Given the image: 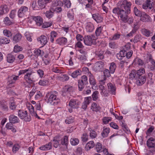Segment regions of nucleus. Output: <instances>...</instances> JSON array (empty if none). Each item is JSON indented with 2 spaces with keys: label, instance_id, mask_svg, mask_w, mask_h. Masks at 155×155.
<instances>
[{
  "label": "nucleus",
  "instance_id": "nucleus-8",
  "mask_svg": "<svg viewBox=\"0 0 155 155\" xmlns=\"http://www.w3.org/2000/svg\"><path fill=\"white\" fill-rule=\"evenodd\" d=\"M147 145L149 151H152L151 149L155 146V139L152 137L150 138L147 141Z\"/></svg>",
  "mask_w": 155,
  "mask_h": 155
},
{
  "label": "nucleus",
  "instance_id": "nucleus-41",
  "mask_svg": "<svg viewBox=\"0 0 155 155\" xmlns=\"http://www.w3.org/2000/svg\"><path fill=\"white\" fill-rule=\"evenodd\" d=\"M68 143V137L66 136L64 137L63 139L61 140V144L63 145H64L67 147Z\"/></svg>",
  "mask_w": 155,
  "mask_h": 155
},
{
  "label": "nucleus",
  "instance_id": "nucleus-4",
  "mask_svg": "<svg viewBox=\"0 0 155 155\" xmlns=\"http://www.w3.org/2000/svg\"><path fill=\"white\" fill-rule=\"evenodd\" d=\"M28 7L26 6H21L18 11L17 15L18 17L20 18H24L28 12Z\"/></svg>",
  "mask_w": 155,
  "mask_h": 155
},
{
  "label": "nucleus",
  "instance_id": "nucleus-61",
  "mask_svg": "<svg viewBox=\"0 0 155 155\" xmlns=\"http://www.w3.org/2000/svg\"><path fill=\"white\" fill-rule=\"evenodd\" d=\"M103 27L100 26L97 28L95 31V34L97 36H99L101 34L102 30Z\"/></svg>",
  "mask_w": 155,
  "mask_h": 155
},
{
  "label": "nucleus",
  "instance_id": "nucleus-36",
  "mask_svg": "<svg viewBox=\"0 0 155 155\" xmlns=\"http://www.w3.org/2000/svg\"><path fill=\"white\" fill-rule=\"evenodd\" d=\"M10 41L9 39L5 37H2L0 39V43L2 44H8Z\"/></svg>",
  "mask_w": 155,
  "mask_h": 155
},
{
  "label": "nucleus",
  "instance_id": "nucleus-58",
  "mask_svg": "<svg viewBox=\"0 0 155 155\" xmlns=\"http://www.w3.org/2000/svg\"><path fill=\"white\" fill-rule=\"evenodd\" d=\"M141 36L140 35H137L134 37L133 41L134 43H136L140 41L141 39Z\"/></svg>",
  "mask_w": 155,
  "mask_h": 155
},
{
  "label": "nucleus",
  "instance_id": "nucleus-18",
  "mask_svg": "<svg viewBox=\"0 0 155 155\" xmlns=\"http://www.w3.org/2000/svg\"><path fill=\"white\" fill-rule=\"evenodd\" d=\"M22 38L21 35L19 33H18L13 36L12 38V40L14 43H17L21 41Z\"/></svg>",
  "mask_w": 155,
  "mask_h": 155
},
{
  "label": "nucleus",
  "instance_id": "nucleus-17",
  "mask_svg": "<svg viewBox=\"0 0 155 155\" xmlns=\"http://www.w3.org/2000/svg\"><path fill=\"white\" fill-rule=\"evenodd\" d=\"M67 39L65 37H60L56 40L57 44L61 45H66L67 42Z\"/></svg>",
  "mask_w": 155,
  "mask_h": 155
},
{
  "label": "nucleus",
  "instance_id": "nucleus-1",
  "mask_svg": "<svg viewBox=\"0 0 155 155\" xmlns=\"http://www.w3.org/2000/svg\"><path fill=\"white\" fill-rule=\"evenodd\" d=\"M131 3L127 0H122L117 4L118 8H115L113 10L114 14L118 15V17L123 22L126 20L128 15L130 12Z\"/></svg>",
  "mask_w": 155,
  "mask_h": 155
},
{
  "label": "nucleus",
  "instance_id": "nucleus-52",
  "mask_svg": "<svg viewBox=\"0 0 155 155\" xmlns=\"http://www.w3.org/2000/svg\"><path fill=\"white\" fill-rule=\"evenodd\" d=\"M134 21V19L132 17H129L127 16V18H126V20L124 21L123 22L124 23H127L129 24L132 23Z\"/></svg>",
  "mask_w": 155,
  "mask_h": 155
},
{
  "label": "nucleus",
  "instance_id": "nucleus-39",
  "mask_svg": "<svg viewBox=\"0 0 155 155\" xmlns=\"http://www.w3.org/2000/svg\"><path fill=\"white\" fill-rule=\"evenodd\" d=\"M4 22L6 25H10L12 23L13 20H10L8 17H6L4 19Z\"/></svg>",
  "mask_w": 155,
  "mask_h": 155
},
{
  "label": "nucleus",
  "instance_id": "nucleus-24",
  "mask_svg": "<svg viewBox=\"0 0 155 155\" xmlns=\"http://www.w3.org/2000/svg\"><path fill=\"white\" fill-rule=\"evenodd\" d=\"M9 119L10 122L12 124L18 123L19 121L18 117L13 115H11L9 117Z\"/></svg>",
  "mask_w": 155,
  "mask_h": 155
},
{
  "label": "nucleus",
  "instance_id": "nucleus-27",
  "mask_svg": "<svg viewBox=\"0 0 155 155\" xmlns=\"http://www.w3.org/2000/svg\"><path fill=\"white\" fill-rule=\"evenodd\" d=\"M5 127L7 129L10 130L13 133L15 132L16 131V130L14 127L12 123H8L6 126Z\"/></svg>",
  "mask_w": 155,
  "mask_h": 155
},
{
  "label": "nucleus",
  "instance_id": "nucleus-7",
  "mask_svg": "<svg viewBox=\"0 0 155 155\" xmlns=\"http://www.w3.org/2000/svg\"><path fill=\"white\" fill-rule=\"evenodd\" d=\"M104 66V63L101 61H99L95 63L94 67V69L96 72L102 71Z\"/></svg>",
  "mask_w": 155,
  "mask_h": 155
},
{
  "label": "nucleus",
  "instance_id": "nucleus-3",
  "mask_svg": "<svg viewBox=\"0 0 155 155\" xmlns=\"http://www.w3.org/2000/svg\"><path fill=\"white\" fill-rule=\"evenodd\" d=\"M18 116L21 119H24L26 122H29L31 120V117L28 114L27 111H24L21 110H19Z\"/></svg>",
  "mask_w": 155,
  "mask_h": 155
},
{
  "label": "nucleus",
  "instance_id": "nucleus-14",
  "mask_svg": "<svg viewBox=\"0 0 155 155\" xmlns=\"http://www.w3.org/2000/svg\"><path fill=\"white\" fill-rule=\"evenodd\" d=\"M31 18L36 22V25L38 26L41 25L43 22V20L42 18L40 16H31Z\"/></svg>",
  "mask_w": 155,
  "mask_h": 155
},
{
  "label": "nucleus",
  "instance_id": "nucleus-45",
  "mask_svg": "<svg viewBox=\"0 0 155 155\" xmlns=\"http://www.w3.org/2000/svg\"><path fill=\"white\" fill-rule=\"evenodd\" d=\"M99 92L97 91H94L92 94V99L94 101H96L99 98Z\"/></svg>",
  "mask_w": 155,
  "mask_h": 155
},
{
  "label": "nucleus",
  "instance_id": "nucleus-42",
  "mask_svg": "<svg viewBox=\"0 0 155 155\" xmlns=\"http://www.w3.org/2000/svg\"><path fill=\"white\" fill-rule=\"evenodd\" d=\"M0 7L2 9V12L4 14H5L8 12L9 10V8L7 5H2Z\"/></svg>",
  "mask_w": 155,
  "mask_h": 155
},
{
  "label": "nucleus",
  "instance_id": "nucleus-46",
  "mask_svg": "<svg viewBox=\"0 0 155 155\" xmlns=\"http://www.w3.org/2000/svg\"><path fill=\"white\" fill-rule=\"evenodd\" d=\"M32 70V69L30 68H28V69L20 70L19 72L18 75L19 76L22 74H24L25 73L26 74L27 72H29Z\"/></svg>",
  "mask_w": 155,
  "mask_h": 155
},
{
  "label": "nucleus",
  "instance_id": "nucleus-64",
  "mask_svg": "<svg viewBox=\"0 0 155 155\" xmlns=\"http://www.w3.org/2000/svg\"><path fill=\"white\" fill-rule=\"evenodd\" d=\"M97 135V133L94 130H91L90 133V137L92 138H96Z\"/></svg>",
  "mask_w": 155,
  "mask_h": 155
},
{
  "label": "nucleus",
  "instance_id": "nucleus-54",
  "mask_svg": "<svg viewBox=\"0 0 155 155\" xmlns=\"http://www.w3.org/2000/svg\"><path fill=\"white\" fill-rule=\"evenodd\" d=\"M46 16L48 18H52L53 15V13L51 10L47 11L45 13Z\"/></svg>",
  "mask_w": 155,
  "mask_h": 155
},
{
  "label": "nucleus",
  "instance_id": "nucleus-11",
  "mask_svg": "<svg viewBox=\"0 0 155 155\" xmlns=\"http://www.w3.org/2000/svg\"><path fill=\"white\" fill-rule=\"evenodd\" d=\"M52 0H38V3L39 7V9H42L45 8L47 4L50 3Z\"/></svg>",
  "mask_w": 155,
  "mask_h": 155
},
{
  "label": "nucleus",
  "instance_id": "nucleus-22",
  "mask_svg": "<svg viewBox=\"0 0 155 155\" xmlns=\"http://www.w3.org/2000/svg\"><path fill=\"white\" fill-rule=\"evenodd\" d=\"M92 18L97 23H100L103 20V18L98 14H94L92 15Z\"/></svg>",
  "mask_w": 155,
  "mask_h": 155
},
{
  "label": "nucleus",
  "instance_id": "nucleus-2",
  "mask_svg": "<svg viewBox=\"0 0 155 155\" xmlns=\"http://www.w3.org/2000/svg\"><path fill=\"white\" fill-rule=\"evenodd\" d=\"M48 95L47 96V102L50 103L52 105H55L58 104L60 102V100L59 98L57 97V96L54 94H51L49 97Z\"/></svg>",
  "mask_w": 155,
  "mask_h": 155
},
{
  "label": "nucleus",
  "instance_id": "nucleus-20",
  "mask_svg": "<svg viewBox=\"0 0 155 155\" xmlns=\"http://www.w3.org/2000/svg\"><path fill=\"white\" fill-rule=\"evenodd\" d=\"M52 147V143L50 142L40 147L39 148L42 150H48L51 149Z\"/></svg>",
  "mask_w": 155,
  "mask_h": 155
},
{
  "label": "nucleus",
  "instance_id": "nucleus-51",
  "mask_svg": "<svg viewBox=\"0 0 155 155\" xmlns=\"http://www.w3.org/2000/svg\"><path fill=\"white\" fill-rule=\"evenodd\" d=\"M84 84H86L84 83L80 80L78 81V86L79 91H82L84 87Z\"/></svg>",
  "mask_w": 155,
  "mask_h": 155
},
{
  "label": "nucleus",
  "instance_id": "nucleus-26",
  "mask_svg": "<svg viewBox=\"0 0 155 155\" xmlns=\"http://www.w3.org/2000/svg\"><path fill=\"white\" fill-rule=\"evenodd\" d=\"M7 61L10 63H13L15 59V56L11 54H8L7 56Z\"/></svg>",
  "mask_w": 155,
  "mask_h": 155
},
{
  "label": "nucleus",
  "instance_id": "nucleus-48",
  "mask_svg": "<svg viewBox=\"0 0 155 155\" xmlns=\"http://www.w3.org/2000/svg\"><path fill=\"white\" fill-rule=\"evenodd\" d=\"M52 24V23L51 22H45L44 23H42L41 27L42 28H46L51 26Z\"/></svg>",
  "mask_w": 155,
  "mask_h": 155
},
{
  "label": "nucleus",
  "instance_id": "nucleus-60",
  "mask_svg": "<svg viewBox=\"0 0 155 155\" xmlns=\"http://www.w3.org/2000/svg\"><path fill=\"white\" fill-rule=\"evenodd\" d=\"M63 5L64 4L65 5V6L68 8L70 7L71 3L70 2L69 0H63L62 2Z\"/></svg>",
  "mask_w": 155,
  "mask_h": 155
},
{
  "label": "nucleus",
  "instance_id": "nucleus-5",
  "mask_svg": "<svg viewBox=\"0 0 155 155\" xmlns=\"http://www.w3.org/2000/svg\"><path fill=\"white\" fill-rule=\"evenodd\" d=\"M87 75L89 78V81L90 83L92 86V87L93 89L96 90L97 87L96 84V81L95 79L94 76L90 72L88 73Z\"/></svg>",
  "mask_w": 155,
  "mask_h": 155
},
{
  "label": "nucleus",
  "instance_id": "nucleus-63",
  "mask_svg": "<svg viewBox=\"0 0 155 155\" xmlns=\"http://www.w3.org/2000/svg\"><path fill=\"white\" fill-rule=\"evenodd\" d=\"M48 83V80L45 79H42L39 81L38 84L41 86H44L47 84Z\"/></svg>",
  "mask_w": 155,
  "mask_h": 155
},
{
  "label": "nucleus",
  "instance_id": "nucleus-19",
  "mask_svg": "<svg viewBox=\"0 0 155 155\" xmlns=\"http://www.w3.org/2000/svg\"><path fill=\"white\" fill-rule=\"evenodd\" d=\"M110 131V128L104 127L101 133V135L103 138L107 137L108 136Z\"/></svg>",
  "mask_w": 155,
  "mask_h": 155
},
{
  "label": "nucleus",
  "instance_id": "nucleus-44",
  "mask_svg": "<svg viewBox=\"0 0 155 155\" xmlns=\"http://www.w3.org/2000/svg\"><path fill=\"white\" fill-rule=\"evenodd\" d=\"M79 140L78 138H72L70 140V143L72 145H76L78 144Z\"/></svg>",
  "mask_w": 155,
  "mask_h": 155
},
{
  "label": "nucleus",
  "instance_id": "nucleus-62",
  "mask_svg": "<svg viewBox=\"0 0 155 155\" xmlns=\"http://www.w3.org/2000/svg\"><path fill=\"white\" fill-rule=\"evenodd\" d=\"M16 105L14 101H13L10 102L9 104V108L11 109L14 110L16 109Z\"/></svg>",
  "mask_w": 155,
  "mask_h": 155
},
{
  "label": "nucleus",
  "instance_id": "nucleus-10",
  "mask_svg": "<svg viewBox=\"0 0 155 155\" xmlns=\"http://www.w3.org/2000/svg\"><path fill=\"white\" fill-rule=\"evenodd\" d=\"M136 83L138 86H141L144 84L146 81V77L144 75L139 76L137 77Z\"/></svg>",
  "mask_w": 155,
  "mask_h": 155
},
{
  "label": "nucleus",
  "instance_id": "nucleus-23",
  "mask_svg": "<svg viewBox=\"0 0 155 155\" xmlns=\"http://www.w3.org/2000/svg\"><path fill=\"white\" fill-rule=\"evenodd\" d=\"M140 31L142 34L147 37H149L152 35V33L148 29L142 28Z\"/></svg>",
  "mask_w": 155,
  "mask_h": 155
},
{
  "label": "nucleus",
  "instance_id": "nucleus-15",
  "mask_svg": "<svg viewBox=\"0 0 155 155\" xmlns=\"http://www.w3.org/2000/svg\"><path fill=\"white\" fill-rule=\"evenodd\" d=\"M93 40L94 39H92L91 36L87 35L84 38V42L87 45L90 46L92 45Z\"/></svg>",
  "mask_w": 155,
  "mask_h": 155
},
{
  "label": "nucleus",
  "instance_id": "nucleus-59",
  "mask_svg": "<svg viewBox=\"0 0 155 155\" xmlns=\"http://www.w3.org/2000/svg\"><path fill=\"white\" fill-rule=\"evenodd\" d=\"M36 1H33L32 3L31 7L33 10H39V6H38L37 4Z\"/></svg>",
  "mask_w": 155,
  "mask_h": 155
},
{
  "label": "nucleus",
  "instance_id": "nucleus-21",
  "mask_svg": "<svg viewBox=\"0 0 155 155\" xmlns=\"http://www.w3.org/2000/svg\"><path fill=\"white\" fill-rule=\"evenodd\" d=\"M108 91L113 94H115L116 88L114 85L110 83H108L107 84Z\"/></svg>",
  "mask_w": 155,
  "mask_h": 155
},
{
  "label": "nucleus",
  "instance_id": "nucleus-53",
  "mask_svg": "<svg viewBox=\"0 0 155 155\" xmlns=\"http://www.w3.org/2000/svg\"><path fill=\"white\" fill-rule=\"evenodd\" d=\"M4 35L8 37H10L12 36V34L11 31L5 29L3 31Z\"/></svg>",
  "mask_w": 155,
  "mask_h": 155
},
{
  "label": "nucleus",
  "instance_id": "nucleus-50",
  "mask_svg": "<svg viewBox=\"0 0 155 155\" xmlns=\"http://www.w3.org/2000/svg\"><path fill=\"white\" fill-rule=\"evenodd\" d=\"M151 64L149 66L148 68L150 71H155V61H152Z\"/></svg>",
  "mask_w": 155,
  "mask_h": 155
},
{
  "label": "nucleus",
  "instance_id": "nucleus-56",
  "mask_svg": "<svg viewBox=\"0 0 155 155\" xmlns=\"http://www.w3.org/2000/svg\"><path fill=\"white\" fill-rule=\"evenodd\" d=\"M74 118L72 116L67 117L65 120V122L67 124H70L74 122Z\"/></svg>",
  "mask_w": 155,
  "mask_h": 155
},
{
  "label": "nucleus",
  "instance_id": "nucleus-35",
  "mask_svg": "<svg viewBox=\"0 0 155 155\" xmlns=\"http://www.w3.org/2000/svg\"><path fill=\"white\" fill-rule=\"evenodd\" d=\"M58 33L57 32L54 31H52L50 34V41L52 43H53L54 41V38H56L58 35Z\"/></svg>",
  "mask_w": 155,
  "mask_h": 155
},
{
  "label": "nucleus",
  "instance_id": "nucleus-29",
  "mask_svg": "<svg viewBox=\"0 0 155 155\" xmlns=\"http://www.w3.org/2000/svg\"><path fill=\"white\" fill-rule=\"evenodd\" d=\"M34 54L35 56H42L44 54L43 51L41 50L39 48L36 49L34 51Z\"/></svg>",
  "mask_w": 155,
  "mask_h": 155
},
{
  "label": "nucleus",
  "instance_id": "nucleus-28",
  "mask_svg": "<svg viewBox=\"0 0 155 155\" xmlns=\"http://www.w3.org/2000/svg\"><path fill=\"white\" fill-rule=\"evenodd\" d=\"M104 51L102 50L97 51L96 52V57L98 60H102L104 59Z\"/></svg>",
  "mask_w": 155,
  "mask_h": 155
},
{
  "label": "nucleus",
  "instance_id": "nucleus-47",
  "mask_svg": "<svg viewBox=\"0 0 155 155\" xmlns=\"http://www.w3.org/2000/svg\"><path fill=\"white\" fill-rule=\"evenodd\" d=\"M134 12L136 16L140 17L142 16V13L141 12L138 10L136 7H135L134 8Z\"/></svg>",
  "mask_w": 155,
  "mask_h": 155
},
{
  "label": "nucleus",
  "instance_id": "nucleus-55",
  "mask_svg": "<svg viewBox=\"0 0 155 155\" xmlns=\"http://www.w3.org/2000/svg\"><path fill=\"white\" fill-rule=\"evenodd\" d=\"M145 72V70L144 68L140 69L136 71V74L137 77L139 76H143L142 75Z\"/></svg>",
  "mask_w": 155,
  "mask_h": 155
},
{
  "label": "nucleus",
  "instance_id": "nucleus-16",
  "mask_svg": "<svg viewBox=\"0 0 155 155\" xmlns=\"http://www.w3.org/2000/svg\"><path fill=\"white\" fill-rule=\"evenodd\" d=\"M37 40L43 46L45 45L48 41L47 37L45 35H41L40 37L38 38Z\"/></svg>",
  "mask_w": 155,
  "mask_h": 155
},
{
  "label": "nucleus",
  "instance_id": "nucleus-25",
  "mask_svg": "<svg viewBox=\"0 0 155 155\" xmlns=\"http://www.w3.org/2000/svg\"><path fill=\"white\" fill-rule=\"evenodd\" d=\"M91 109L93 111L97 112L101 110V108L99 105H97L96 103L94 102L91 105Z\"/></svg>",
  "mask_w": 155,
  "mask_h": 155
},
{
  "label": "nucleus",
  "instance_id": "nucleus-13",
  "mask_svg": "<svg viewBox=\"0 0 155 155\" xmlns=\"http://www.w3.org/2000/svg\"><path fill=\"white\" fill-rule=\"evenodd\" d=\"M32 74V70L29 72H27L25 75L24 78L27 82L29 83H31L33 81V78L31 77Z\"/></svg>",
  "mask_w": 155,
  "mask_h": 155
},
{
  "label": "nucleus",
  "instance_id": "nucleus-40",
  "mask_svg": "<svg viewBox=\"0 0 155 155\" xmlns=\"http://www.w3.org/2000/svg\"><path fill=\"white\" fill-rule=\"evenodd\" d=\"M96 149L97 151L99 153L102 152V150H103V148L102 147L101 144L99 143H97L96 145Z\"/></svg>",
  "mask_w": 155,
  "mask_h": 155
},
{
  "label": "nucleus",
  "instance_id": "nucleus-49",
  "mask_svg": "<svg viewBox=\"0 0 155 155\" xmlns=\"http://www.w3.org/2000/svg\"><path fill=\"white\" fill-rule=\"evenodd\" d=\"M0 108L4 111H6L8 110V107L5 103L2 102L0 101Z\"/></svg>",
  "mask_w": 155,
  "mask_h": 155
},
{
  "label": "nucleus",
  "instance_id": "nucleus-37",
  "mask_svg": "<svg viewBox=\"0 0 155 155\" xmlns=\"http://www.w3.org/2000/svg\"><path fill=\"white\" fill-rule=\"evenodd\" d=\"M52 5L53 7H57L58 6L61 7L63 6V3L61 1L56 0L53 3Z\"/></svg>",
  "mask_w": 155,
  "mask_h": 155
},
{
  "label": "nucleus",
  "instance_id": "nucleus-30",
  "mask_svg": "<svg viewBox=\"0 0 155 155\" xmlns=\"http://www.w3.org/2000/svg\"><path fill=\"white\" fill-rule=\"evenodd\" d=\"M126 51L124 50H122L120 52L119 54H117V57L119 60H121L123 58L126 56Z\"/></svg>",
  "mask_w": 155,
  "mask_h": 155
},
{
  "label": "nucleus",
  "instance_id": "nucleus-32",
  "mask_svg": "<svg viewBox=\"0 0 155 155\" xmlns=\"http://www.w3.org/2000/svg\"><path fill=\"white\" fill-rule=\"evenodd\" d=\"M94 143L92 141H91L87 143L86 145L85 149L87 151L93 148L94 146Z\"/></svg>",
  "mask_w": 155,
  "mask_h": 155
},
{
  "label": "nucleus",
  "instance_id": "nucleus-43",
  "mask_svg": "<svg viewBox=\"0 0 155 155\" xmlns=\"http://www.w3.org/2000/svg\"><path fill=\"white\" fill-rule=\"evenodd\" d=\"M130 78L132 80L135 78V79L137 77L136 74V71L135 70L132 71L129 74Z\"/></svg>",
  "mask_w": 155,
  "mask_h": 155
},
{
  "label": "nucleus",
  "instance_id": "nucleus-33",
  "mask_svg": "<svg viewBox=\"0 0 155 155\" xmlns=\"http://www.w3.org/2000/svg\"><path fill=\"white\" fill-rule=\"evenodd\" d=\"M140 20L142 21H148L149 19V16L145 13L142 14V16H140Z\"/></svg>",
  "mask_w": 155,
  "mask_h": 155
},
{
  "label": "nucleus",
  "instance_id": "nucleus-12",
  "mask_svg": "<svg viewBox=\"0 0 155 155\" xmlns=\"http://www.w3.org/2000/svg\"><path fill=\"white\" fill-rule=\"evenodd\" d=\"M18 76H15L14 75L9 77L8 78V87H12L14 86H11V85L15 83V81L18 80Z\"/></svg>",
  "mask_w": 155,
  "mask_h": 155
},
{
  "label": "nucleus",
  "instance_id": "nucleus-57",
  "mask_svg": "<svg viewBox=\"0 0 155 155\" xmlns=\"http://www.w3.org/2000/svg\"><path fill=\"white\" fill-rule=\"evenodd\" d=\"M22 50V48L18 45H16L14 47V52L17 53Z\"/></svg>",
  "mask_w": 155,
  "mask_h": 155
},
{
  "label": "nucleus",
  "instance_id": "nucleus-6",
  "mask_svg": "<svg viewBox=\"0 0 155 155\" xmlns=\"http://www.w3.org/2000/svg\"><path fill=\"white\" fill-rule=\"evenodd\" d=\"M81 102L76 99H71L69 102V105L72 108L77 109L79 107Z\"/></svg>",
  "mask_w": 155,
  "mask_h": 155
},
{
  "label": "nucleus",
  "instance_id": "nucleus-38",
  "mask_svg": "<svg viewBox=\"0 0 155 155\" xmlns=\"http://www.w3.org/2000/svg\"><path fill=\"white\" fill-rule=\"evenodd\" d=\"M116 68V66L115 63L112 62L110 64L109 68L110 73L113 74L114 73Z\"/></svg>",
  "mask_w": 155,
  "mask_h": 155
},
{
  "label": "nucleus",
  "instance_id": "nucleus-9",
  "mask_svg": "<svg viewBox=\"0 0 155 155\" xmlns=\"http://www.w3.org/2000/svg\"><path fill=\"white\" fill-rule=\"evenodd\" d=\"M154 4L153 2L150 0H147L145 3L142 5V8L144 9H152L154 7Z\"/></svg>",
  "mask_w": 155,
  "mask_h": 155
},
{
  "label": "nucleus",
  "instance_id": "nucleus-31",
  "mask_svg": "<svg viewBox=\"0 0 155 155\" xmlns=\"http://www.w3.org/2000/svg\"><path fill=\"white\" fill-rule=\"evenodd\" d=\"M86 29L87 31L88 32H92L94 29V25L91 22L87 23L86 26Z\"/></svg>",
  "mask_w": 155,
  "mask_h": 155
},
{
  "label": "nucleus",
  "instance_id": "nucleus-34",
  "mask_svg": "<svg viewBox=\"0 0 155 155\" xmlns=\"http://www.w3.org/2000/svg\"><path fill=\"white\" fill-rule=\"evenodd\" d=\"M81 71L79 69H78L72 72L71 74V77L73 78H76L78 76L81 74Z\"/></svg>",
  "mask_w": 155,
  "mask_h": 155
}]
</instances>
